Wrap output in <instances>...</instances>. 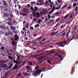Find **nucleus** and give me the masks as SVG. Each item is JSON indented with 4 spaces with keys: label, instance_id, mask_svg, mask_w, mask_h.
<instances>
[{
    "label": "nucleus",
    "instance_id": "26",
    "mask_svg": "<svg viewBox=\"0 0 78 78\" xmlns=\"http://www.w3.org/2000/svg\"><path fill=\"white\" fill-rule=\"evenodd\" d=\"M22 15L23 16H26L28 14L27 13H22Z\"/></svg>",
    "mask_w": 78,
    "mask_h": 78
},
{
    "label": "nucleus",
    "instance_id": "62",
    "mask_svg": "<svg viewBox=\"0 0 78 78\" xmlns=\"http://www.w3.org/2000/svg\"><path fill=\"white\" fill-rule=\"evenodd\" d=\"M55 34H51L50 36H55Z\"/></svg>",
    "mask_w": 78,
    "mask_h": 78
},
{
    "label": "nucleus",
    "instance_id": "23",
    "mask_svg": "<svg viewBox=\"0 0 78 78\" xmlns=\"http://www.w3.org/2000/svg\"><path fill=\"white\" fill-rule=\"evenodd\" d=\"M34 9H35L34 11H37V10H38V8L37 7H35Z\"/></svg>",
    "mask_w": 78,
    "mask_h": 78
},
{
    "label": "nucleus",
    "instance_id": "5",
    "mask_svg": "<svg viewBox=\"0 0 78 78\" xmlns=\"http://www.w3.org/2000/svg\"><path fill=\"white\" fill-rule=\"evenodd\" d=\"M54 50H55V49H54L51 50V51H52L50 52V53H48L47 54H46V55H51V54H52L53 53H55V51H54Z\"/></svg>",
    "mask_w": 78,
    "mask_h": 78
},
{
    "label": "nucleus",
    "instance_id": "51",
    "mask_svg": "<svg viewBox=\"0 0 78 78\" xmlns=\"http://www.w3.org/2000/svg\"><path fill=\"white\" fill-rule=\"evenodd\" d=\"M30 29H31V30H34V29L33 28V27H30Z\"/></svg>",
    "mask_w": 78,
    "mask_h": 78
},
{
    "label": "nucleus",
    "instance_id": "37",
    "mask_svg": "<svg viewBox=\"0 0 78 78\" xmlns=\"http://www.w3.org/2000/svg\"><path fill=\"white\" fill-rule=\"evenodd\" d=\"M27 63V62L26 61H25L24 62H23V63L22 65V66H23V65H24L25 63Z\"/></svg>",
    "mask_w": 78,
    "mask_h": 78
},
{
    "label": "nucleus",
    "instance_id": "56",
    "mask_svg": "<svg viewBox=\"0 0 78 78\" xmlns=\"http://www.w3.org/2000/svg\"><path fill=\"white\" fill-rule=\"evenodd\" d=\"M58 57H59L60 58H61V59H62V56H61V55H59L58 56Z\"/></svg>",
    "mask_w": 78,
    "mask_h": 78
},
{
    "label": "nucleus",
    "instance_id": "52",
    "mask_svg": "<svg viewBox=\"0 0 78 78\" xmlns=\"http://www.w3.org/2000/svg\"><path fill=\"white\" fill-rule=\"evenodd\" d=\"M59 55L57 54H56L55 55V56H58V57H59Z\"/></svg>",
    "mask_w": 78,
    "mask_h": 78
},
{
    "label": "nucleus",
    "instance_id": "21",
    "mask_svg": "<svg viewBox=\"0 0 78 78\" xmlns=\"http://www.w3.org/2000/svg\"><path fill=\"white\" fill-rule=\"evenodd\" d=\"M6 62H7V61H6L5 60L2 61L1 63H2V64L5 63H6Z\"/></svg>",
    "mask_w": 78,
    "mask_h": 78
},
{
    "label": "nucleus",
    "instance_id": "39",
    "mask_svg": "<svg viewBox=\"0 0 78 78\" xmlns=\"http://www.w3.org/2000/svg\"><path fill=\"white\" fill-rule=\"evenodd\" d=\"M30 9L31 10H33L34 11V8L33 7H30Z\"/></svg>",
    "mask_w": 78,
    "mask_h": 78
},
{
    "label": "nucleus",
    "instance_id": "15",
    "mask_svg": "<svg viewBox=\"0 0 78 78\" xmlns=\"http://www.w3.org/2000/svg\"><path fill=\"white\" fill-rule=\"evenodd\" d=\"M36 14L38 16L36 17L37 18H39V17H40V15H39V12H37Z\"/></svg>",
    "mask_w": 78,
    "mask_h": 78
},
{
    "label": "nucleus",
    "instance_id": "46",
    "mask_svg": "<svg viewBox=\"0 0 78 78\" xmlns=\"http://www.w3.org/2000/svg\"><path fill=\"white\" fill-rule=\"evenodd\" d=\"M4 33V32H2V31H0V34H3Z\"/></svg>",
    "mask_w": 78,
    "mask_h": 78
},
{
    "label": "nucleus",
    "instance_id": "60",
    "mask_svg": "<svg viewBox=\"0 0 78 78\" xmlns=\"http://www.w3.org/2000/svg\"><path fill=\"white\" fill-rule=\"evenodd\" d=\"M38 67H39V66H37L36 67H35V68H34V69H37V68H38Z\"/></svg>",
    "mask_w": 78,
    "mask_h": 78
},
{
    "label": "nucleus",
    "instance_id": "1",
    "mask_svg": "<svg viewBox=\"0 0 78 78\" xmlns=\"http://www.w3.org/2000/svg\"><path fill=\"white\" fill-rule=\"evenodd\" d=\"M41 72H42V70H39V69L38 68L35 71V73H33L32 76H34V75H36L37 76L38 75H40V73H41Z\"/></svg>",
    "mask_w": 78,
    "mask_h": 78
},
{
    "label": "nucleus",
    "instance_id": "33",
    "mask_svg": "<svg viewBox=\"0 0 78 78\" xmlns=\"http://www.w3.org/2000/svg\"><path fill=\"white\" fill-rule=\"evenodd\" d=\"M48 19H50L51 17V16H50V14H48Z\"/></svg>",
    "mask_w": 78,
    "mask_h": 78
},
{
    "label": "nucleus",
    "instance_id": "10",
    "mask_svg": "<svg viewBox=\"0 0 78 78\" xmlns=\"http://www.w3.org/2000/svg\"><path fill=\"white\" fill-rule=\"evenodd\" d=\"M13 66V65H12V64H11L9 66L8 68H7V70H9V69H10V68H11V67H12Z\"/></svg>",
    "mask_w": 78,
    "mask_h": 78
},
{
    "label": "nucleus",
    "instance_id": "41",
    "mask_svg": "<svg viewBox=\"0 0 78 78\" xmlns=\"http://www.w3.org/2000/svg\"><path fill=\"white\" fill-rule=\"evenodd\" d=\"M73 6H74V7L75 6H76V3H74V4H73Z\"/></svg>",
    "mask_w": 78,
    "mask_h": 78
},
{
    "label": "nucleus",
    "instance_id": "55",
    "mask_svg": "<svg viewBox=\"0 0 78 78\" xmlns=\"http://www.w3.org/2000/svg\"><path fill=\"white\" fill-rule=\"evenodd\" d=\"M15 67H16V69L17 68V67H18V66H17V65L16 64L15 65V66H14Z\"/></svg>",
    "mask_w": 78,
    "mask_h": 78
},
{
    "label": "nucleus",
    "instance_id": "8",
    "mask_svg": "<svg viewBox=\"0 0 78 78\" xmlns=\"http://www.w3.org/2000/svg\"><path fill=\"white\" fill-rule=\"evenodd\" d=\"M70 29L68 31V32L66 34V38H65V40H66V38H68V37H69V34L70 33Z\"/></svg>",
    "mask_w": 78,
    "mask_h": 78
},
{
    "label": "nucleus",
    "instance_id": "36",
    "mask_svg": "<svg viewBox=\"0 0 78 78\" xmlns=\"http://www.w3.org/2000/svg\"><path fill=\"white\" fill-rule=\"evenodd\" d=\"M52 8H53V10H54V11H55V9H56V7H55L54 6H53Z\"/></svg>",
    "mask_w": 78,
    "mask_h": 78
},
{
    "label": "nucleus",
    "instance_id": "30",
    "mask_svg": "<svg viewBox=\"0 0 78 78\" xmlns=\"http://www.w3.org/2000/svg\"><path fill=\"white\" fill-rule=\"evenodd\" d=\"M39 55H36L34 56L33 57H32V58H36V57H37V56H39Z\"/></svg>",
    "mask_w": 78,
    "mask_h": 78
},
{
    "label": "nucleus",
    "instance_id": "40",
    "mask_svg": "<svg viewBox=\"0 0 78 78\" xmlns=\"http://www.w3.org/2000/svg\"><path fill=\"white\" fill-rule=\"evenodd\" d=\"M26 76H29V74L27 73H25Z\"/></svg>",
    "mask_w": 78,
    "mask_h": 78
},
{
    "label": "nucleus",
    "instance_id": "7",
    "mask_svg": "<svg viewBox=\"0 0 78 78\" xmlns=\"http://www.w3.org/2000/svg\"><path fill=\"white\" fill-rule=\"evenodd\" d=\"M2 2L3 3V5L4 6H7V5L8 4V3H7V2L4 0L2 1Z\"/></svg>",
    "mask_w": 78,
    "mask_h": 78
},
{
    "label": "nucleus",
    "instance_id": "34",
    "mask_svg": "<svg viewBox=\"0 0 78 78\" xmlns=\"http://www.w3.org/2000/svg\"><path fill=\"white\" fill-rule=\"evenodd\" d=\"M8 10V9L6 8H6L5 9H4L5 11H7Z\"/></svg>",
    "mask_w": 78,
    "mask_h": 78
},
{
    "label": "nucleus",
    "instance_id": "4",
    "mask_svg": "<svg viewBox=\"0 0 78 78\" xmlns=\"http://www.w3.org/2000/svg\"><path fill=\"white\" fill-rule=\"evenodd\" d=\"M7 66V65L2 63H0V67L2 68H5Z\"/></svg>",
    "mask_w": 78,
    "mask_h": 78
},
{
    "label": "nucleus",
    "instance_id": "38",
    "mask_svg": "<svg viewBox=\"0 0 78 78\" xmlns=\"http://www.w3.org/2000/svg\"><path fill=\"white\" fill-rule=\"evenodd\" d=\"M41 22V20H38V23H40Z\"/></svg>",
    "mask_w": 78,
    "mask_h": 78
},
{
    "label": "nucleus",
    "instance_id": "63",
    "mask_svg": "<svg viewBox=\"0 0 78 78\" xmlns=\"http://www.w3.org/2000/svg\"><path fill=\"white\" fill-rule=\"evenodd\" d=\"M48 3V2L47 1H46V2H45V4H46V5H47Z\"/></svg>",
    "mask_w": 78,
    "mask_h": 78
},
{
    "label": "nucleus",
    "instance_id": "25",
    "mask_svg": "<svg viewBox=\"0 0 78 78\" xmlns=\"http://www.w3.org/2000/svg\"><path fill=\"white\" fill-rule=\"evenodd\" d=\"M9 58V59H13V58H12V57L11 56L9 55L8 57Z\"/></svg>",
    "mask_w": 78,
    "mask_h": 78
},
{
    "label": "nucleus",
    "instance_id": "57",
    "mask_svg": "<svg viewBox=\"0 0 78 78\" xmlns=\"http://www.w3.org/2000/svg\"><path fill=\"white\" fill-rule=\"evenodd\" d=\"M22 76V73H20V74L18 75V76Z\"/></svg>",
    "mask_w": 78,
    "mask_h": 78
},
{
    "label": "nucleus",
    "instance_id": "49",
    "mask_svg": "<svg viewBox=\"0 0 78 78\" xmlns=\"http://www.w3.org/2000/svg\"><path fill=\"white\" fill-rule=\"evenodd\" d=\"M77 9H78V7H77V6H76V8H75L74 11H76Z\"/></svg>",
    "mask_w": 78,
    "mask_h": 78
},
{
    "label": "nucleus",
    "instance_id": "22",
    "mask_svg": "<svg viewBox=\"0 0 78 78\" xmlns=\"http://www.w3.org/2000/svg\"><path fill=\"white\" fill-rule=\"evenodd\" d=\"M39 27V24H37L35 26V28H36L37 27Z\"/></svg>",
    "mask_w": 78,
    "mask_h": 78
},
{
    "label": "nucleus",
    "instance_id": "50",
    "mask_svg": "<svg viewBox=\"0 0 78 78\" xmlns=\"http://www.w3.org/2000/svg\"><path fill=\"white\" fill-rule=\"evenodd\" d=\"M36 20H37V19L35 18H34L33 19L34 22H36Z\"/></svg>",
    "mask_w": 78,
    "mask_h": 78
},
{
    "label": "nucleus",
    "instance_id": "42",
    "mask_svg": "<svg viewBox=\"0 0 78 78\" xmlns=\"http://www.w3.org/2000/svg\"><path fill=\"white\" fill-rule=\"evenodd\" d=\"M11 41H15V39H13V38H11Z\"/></svg>",
    "mask_w": 78,
    "mask_h": 78
},
{
    "label": "nucleus",
    "instance_id": "59",
    "mask_svg": "<svg viewBox=\"0 0 78 78\" xmlns=\"http://www.w3.org/2000/svg\"><path fill=\"white\" fill-rule=\"evenodd\" d=\"M51 61L50 60H47V62H50Z\"/></svg>",
    "mask_w": 78,
    "mask_h": 78
},
{
    "label": "nucleus",
    "instance_id": "6",
    "mask_svg": "<svg viewBox=\"0 0 78 78\" xmlns=\"http://www.w3.org/2000/svg\"><path fill=\"white\" fill-rule=\"evenodd\" d=\"M19 36H18L17 35H15V37L14 38V39L15 40V41H18L19 39Z\"/></svg>",
    "mask_w": 78,
    "mask_h": 78
},
{
    "label": "nucleus",
    "instance_id": "2",
    "mask_svg": "<svg viewBox=\"0 0 78 78\" xmlns=\"http://www.w3.org/2000/svg\"><path fill=\"white\" fill-rule=\"evenodd\" d=\"M13 62L14 64H16L17 65H20V64L22 63V62L21 61H20L19 60H14L13 61Z\"/></svg>",
    "mask_w": 78,
    "mask_h": 78
},
{
    "label": "nucleus",
    "instance_id": "32",
    "mask_svg": "<svg viewBox=\"0 0 78 78\" xmlns=\"http://www.w3.org/2000/svg\"><path fill=\"white\" fill-rule=\"evenodd\" d=\"M16 56L18 58H17V59H18V60H19V59H20V56H19V55H16Z\"/></svg>",
    "mask_w": 78,
    "mask_h": 78
},
{
    "label": "nucleus",
    "instance_id": "28",
    "mask_svg": "<svg viewBox=\"0 0 78 78\" xmlns=\"http://www.w3.org/2000/svg\"><path fill=\"white\" fill-rule=\"evenodd\" d=\"M5 36H9V33H8L7 32H5Z\"/></svg>",
    "mask_w": 78,
    "mask_h": 78
},
{
    "label": "nucleus",
    "instance_id": "48",
    "mask_svg": "<svg viewBox=\"0 0 78 78\" xmlns=\"http://www.w3.org/2000/svg\"><path fill=\"white\" fill-rule=\"evenodd\" d=\"M64 47V45H60L59 46H58V47Z\"/></svg>",
    "mask_w": 78,
    "mask_h": 78
},
{
    "label": "nucleus",
    "instance_id": "18",
    "mask_svg": "<svg viewBox=\"0 0 78 78\" xmlns=\"http://www.w3.org/2000/svg\"><path fill=\"white\" fill-rule=\"evenodd\" d=\"M58 3L61 4L62 3V0H58Z\"/></svg>",
    "mask_w": 78,
    "mask_h": 78
},
{
    "label": "nucleus",
    "instance_id": "29",
    "mask_svg": "<svg viewBox=\"0 0 78 78\" xmlns=\"http://www.w3.org/2000/svg\"><path fill=\"white\" fill-rule=\"evenodd\" d=\"M68 16H69V14H67L64 17L63 19H66V17H67Z\"/></svg>",
    "mask_w": 78,
    "mask_h": 78
},
{
    "label": "nucleus",
    "instance_id": "35",
    "mask_svg": "<svg viewBox=\"0 0 78 78\" xmlns=\"http://www.w3.org/2000/svg\"><path fill=\"white\" fill-rule=\"evenodd\" d=\"M42 12H44V13H46V11L45 9L42 10Z\"/></svg>",
    "mask_w": 78,
    "mask_h": 78
},
{
    "label": "nucleus",
    "instance_id": "31",
    "mask_svg": "<svg viewBox=\"0 0 78 78\" xmlns=\"http://www.w3.org/2000/svg\"><path fill=\"white\" fill-rule=\"evenodd\" d=\"M66 32H65L64 33H63L62 34H61L60 36H65L66 35Z\"/></svg>",
    "mask_w": 78,
    "mask_h": 78
},
{
    "label": "nucleus",
    "instance_id": "9",
    "mask_svg": "<svg viewBox=\"0 0 78 78\" xmlns=\"http://www.w3.org/2000/svg\"><path fill=\"white\" fill-rule=\"evenodd\" d=\"M10 28L11 30H16V27H13L12 26H10Z\"/></svg>",
    "mask_w": 78,
    "mask_h": 78
},
{
    "label": "nucleus",
    "instance_id": "19",
    "mask_svg": "<svg viewBox=\"0 0 78 78\" xmlns=\"http://www.w3.org/2000/svg\"><path fill=\"white\" fill-rule=\"evenodd\" d=\"M26 28H27L28 27V26H29V24L28 23H26Z\"/></svg>",
    "mask_w": 78,
    "mask_h": 78
},
{
    "label": "nucleus",
    "instance_id": "20",
    "mask_svg": "<svg viewBox=\"0 0 78 78\" xmlns=\"http://www.w3.org/2000/svg\"><path fill=\"white\" fill-rule=\"evenodd\" d=\"M8 20L10 21V22H12V20L11 18H8Z\"/></svg>",
    "mask_w": 78,
    "mask_h": 78
},
{
    "label": "nucleus",
    "instance_id": "58",
    "mask_svg": "<svg viewBox=\"0 0 78 78\" xmlns=\"http://www.w3.org/2000/svg\"><path fill=\"white\" fill-rule=\"evenodd\" d=\"M41 50H40L37 51V53H40V52H41Z\"/></svg>",
    "mask_w": 78,
    "mask_h": 78
},
{
    "label": "nucleus",
    "instance_id": "54",
    "mask_svg": "<svg viewBox=\"0 0 78 78\" xmlns=\"http://www.w3.org/2000/svg\"><path fill=\"white\" fill-rule=\"evenodd\" d=\"M59 23H58L56 25V27H57V26H58V25H59Z\"/></svg>",
    "mask_w": 78,
    "mask_h": 78
},
{
    "label": "nucleus",
    "instance_id": "47",
    "mask_svg": "<svg viewBox=\"0 0 78 78\" xmlns=\"http://www.w3.org/2000/svg\"><path fill=\"white\" fill-rule=\"evenodd\" d=\"M8 32H9V35H10V34H12V33H11V32H10V31H9Z\"/></svg>",
    "mask_w": 78,
    "mask_h": 78
},
{
    "label": "nucleus",
    "instance_id": "13",
    "mask_svg": "<svg viewBox=\"0 0 78 78\" xmlns=\"http://www.w3.org/2000/svg\"><path fill=\"white\" fill-rule=\"evenodd\" d=\"M27 69L28 70H29V71H31V68H30V66H28L27 67Z\"/></svg>",
    "mask_w": 78,
    "mask_h": 78
},
{
    "label": "nucleus",
    "instance_id": "64",
    "mask_svg": "<svg viewBox=\"0 0 78 78\" xmlns=\"http://www.w3.org/2000/svg\"><path fill=\"white\" fill-rule=\"evenodd\" d=\"M30 4H28L27 5V6H28V7H30Z\"/></svg>",
    "mask_w": 78,
    "mask_h": 78
},
{
    "label": "nucleus",
    "instance_id": "3",
    "mask_svg": "<svg viewBox=\"0 0 78 78\" xmlns=\"http://www.w3.org/2000/svg\"><path fill=\"white\" fill-rule=\"evenodd\" d=\"M23 10L24 11V12H27V13H29L30 12V10L28 8H23Z\"/></svg>",
    "mask_w": 78,
    "mask_h": 78
},
{
    "label": "nucleus",
    "instance_id": "45",
    "mask_svg": "<svg viewBox=\"0 0 78 78\" xmlns=\"http://www.w3.org/2000/svg\"><path fill=\"white\" fill-rule=\"evenodd\" d=\"M60 8H61V7H57L56 8V10H58V9H60Z\"/></svg>",
    "mask_w": 78,
    "mask_h": 78
},
{
    "label": "nucleus",
    "instance_id": "11",
    "mask_svg": "<svg viewBox=\"0 0 78 78\" xmlns=\"http://www.w3.org/2000/svg\"><path fill=\"white\" fill-rule=\"evenodd\" d=\"M0 28L2 29H5V26L3 24L1 25L0 26Z\"/></svg>",
    "mask_w": 78,
    "mask_h": 78
},
{
    "label": "nucleus",
    "instance_id": "43",
    "mask_svg": "<svg viewBox=\"0 0 78 78\" xmlns=\"http://www.w3.org/2000/svg\"><path fill=\"white\" fill-rule=\"evenodd\" d=\"M42 38V36H41L40 37H39L37 39V41H39Z\"/></svg>",
    "mask_w": 78,
    "mask_h": 78
},
{
    "label": "nucleus",
    "instance_id": "24",
    "mask_svg": "<svg viewBox=\"0 0 78 78\" xmlns=\"http://www.w3.org/2000/svg\"><path fill=\"white\" fill-rule=\"evenodd\" d=\"M0 49L2 50H5V47H1Z\"/></svg>",
    "mask_w": 78,
    "mask_h": 78
},
{
    "label": "nucleus",
    "instance_id": "14",
    "mask_svg": "<svg viewBox=\"0 0 78 78\" xmlns=\"http://www.w3.org/2000/svg\"><path fill=\"white\" fill-rule=\"evenodd\" d=\"M16 41H12V45H14V46H16Z\"/></svg>",
    "mask_w": 78,
    "mask_h": 78
},
{
    "label": "nucleus",
    "instance_id": "61",
    "mask_svg": "<svg viewBox=\"0 0 78 78\" xmlns=\"http://www.w3.org/2000/svg\"><path fill=\"white\" fill-rule=\"evenodd\" d=\"M25 23H26V21H23V24H24Z\"/></svg>",
    "mask_w": 78,
    "mask_h": 78
},
{
    "label": "nucleus",
    "instance_id": "12",
    "mask_svg": "<svg viewBox=\"0 0 78 78\" xmlns=\"http://www.w3.org/2000/svg\"><path fill=\"white\" fill-rule=\"evenodd\" d=\"M4 16L6 17H8L9 16V15L7 13H4Z\"/></svg>",
    "mask_w": 78,
    "mask_h": 78
},
{
    "label": "nucleus",
    "instance_id": "27",
    "mask_svg": "<svg viewBox=\"0 0 78 78\" xmlns=\"http://www.w3.org/2000/svg\"><path fill=\"white\" fill-rule=\"evenodd\" d=\"M36 12H35L32 13V14H33L34 17H36Z\"/></svg>",
    "mask_w": 78,
    "mask_h": 78
},
{
    "label": "nucleus",
    "instance_id": "44",
    "mask_svg": "<svg viewBox=\"0 0 78 78\" xmlns=\"http://www.w3.org/2000/svg\"><path fill=\"white\" fill-rule=\"evenodd\" d=\"M9 73H6L5 74V75L6 76H7V75H9Z\"/></svg>",
    "mask_w": 78,
    "mask_h": 78
},
{
    "label": "nucleus",
    "instance_id": "53",
    "mask_svg": "<svg viewBox=\"0 0 78 78\" xmlns=\"http://www.w3.org/2000/svg\"><path fill=\"white\" fill-rule=\"evenodd\" d=\"M9 16H10V17H11V18H12V17H13V15H12V14L10 15Z\"/></svg>",
    "mask_w": 78,
    "mask_h": 78
},
{
    "label": "nucleus",
    "instance_id": "16",
    "mask_svg": "<svg viewBox=\"0 0 78 78\" xmlns=\"http://www.w3.org/2000/svg\"><path fill=\"white\" fill-rule=\"evenodd\" d=\"M8 25H10V26H12V23H10V22H9L8 23Z\"/></svg>",
    "mask_w": 78,
    "mask_h": 78
},
{
    "label": "nucleus",
    "instance_id": "17",
    "mask_svg": "<svg viewBox=\"0 0 78 78\" xmlns=\"http://www.w3.org/2000/svg\"><path fill=\"white\" fill-rule=\"evenodd\" d=\"M1 9H3V10H4L6 8V7H4L3 6H2L1 7Z\"/></svg>",
    "mask_w": 78,
    "mask_h": 78
}]
</instances>
